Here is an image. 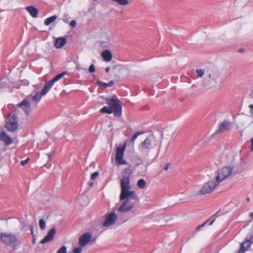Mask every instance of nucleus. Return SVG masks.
I'll return each instance as SVG.
<instances>
[{
    "label": "nucleus",
    "instance_id": "f257e3e1",
    "mask_svg": "<svg viewBox=\"0 0 253 253\" xmlns=\"http://www.w3.org/2000/svg\"><path fill=\"white\" fill-rule=\"evenodd\" d=\"M67 74V72H63L56 75L52 80L46 82L41 92L39 91L41 84L35 85V94L27 96V97L21 102L19 103L17 106L21 108L25 111V113L28 115L31 111V104H33V106L36 107L38 102L41 99L42 96L47 93L51 88L54 83L59 81Z\"/></svg>",
    "mask_w": 253,
    "mask_h": 253
},
{
    "label": "nucleus",
    "instance_id": "f03ea898",
    "mask_svg": "<svg viewBox=\"0 0 253 253\" xmlns=\"http://www.w3.org/2000/svg\"><path fill=\"white\" fill-rule=\"evenodd\" d=\"M1 242L5 245L10 247L13 251L18 249L21 244L16 235L10 233H3Z\"/></svg>",
    "mask_w": 253,
    "mask_h": 253
},
{
    "label": "nucleus",
    "instance_id": "7ed1b4c3",
    "mask_svg": "<svg viewBox=\"0 0 253 253\" xmlns=\"http://www.w3.org/2000/svg\"><path fill=\"white\" fill-rule=\"evenodd\" d=\"M106 103L112 110L113 113L116 117H120L122 115V106L120 101L116 97H109L106 99Z\"/></svg>",
    "mask_w": 253,
    "mask_h": 253
},
{
    "label": "nucleus",
    "instance_id": "20e7f679",
    "mask_svg": "<svg viewBox=\"0 0 253 253\" xmlns=\"http://www.w3.org/2000/svg\"><path fill=\"white\" fill-rule=\"evenodd\" d=\"M233 167L232 166L225 167L219 169L215 177L216 181L218 184L230 175L232 171Z\"/></svg>",
    "mask_w": 253,
    "mask_h": 253
},
{
    "label": "nucleus",
    "instance_id": "39448f33",
    "mask_svg": "<svg viewBox=\"0 0 253 253\" xmlns=\"http://www.w3.org/2000/svg\"><path fill=\"white\" fill-rule=\"evenodd\" d=\"M218 184V182L216 181L215 180H210L203 185L199 191V194L201 195L210 194Z\"/></svg>",
    "mask_w": 253,
    "mask_h": 253
},
{
    "label": "nucleus",
    "instance_id": "423d86ee",
    "mask_svg": "<svg viewBox=\"0 0 253 253\" xmlns=\"http://www.w3.org/2000/svg\"><path fill=\"white\" fill-rule=\"evenodd\" d=\"M130 189H126L121 190L120 195V200H136L137 198V195L134 191H130Z\"/></svg>",
    "mask_w": 253,
    "mask_h": 253
},
{
    "label": "nucleus",
    "instance_id": "0eeeda50",
    "mask_svg": "<svg viewBox=\"0 0 253 253\" xmlns=\"http://www.w3.org/2000/svg\"><path fill=\"white\" fill-rule=\"evenodd\" d=\"M117 218V215L114 211L106 214L105 216V221L102 225L104 227L110 226L114 224Z\"/></svg>",
    "mask_w": 253,
    "mask_h": 253
},
{
    "label": "nucleus",
    "instance_id": "6e6552de",
    "mask_svg": "<svg viewBox=\"0 0 253 253\" xmlns=\"http://www.w3.org/2000/svg\"><path fill=\"white\" fill-rule=\"evenodd\" d=\"M125 150V146L122 147H118L116 150V162L119 165H126V162L123 159L124 153Z\"/></svg>",
    "mask_w": 253,
    "mask_h": 253
},
{
    "label": "nucleus",
    "instance_id": "1a4fd4ad",
    "mask_svg": "<svg viewBox=\"0 0 253 253\" xmlns=\"http://www.w3.org/2000/svg\"><path fill=\"white\" fill-rule=\"evenodd\" d=\"M91 241V234L85 232L82 234L79 238L78 244L80 247L84 248Z\"/></svg>",
    "mask_w": 253,
    "mask_h": 253
},
{
    "label": "nucleus",
    "instance_id": "9d476101",
    "mask_svg": "<svg viewBox=\"0 0 253 253\" xmlns=\"http://www.w3.org/2000/svg\"><path fill=\"white\" fill-rule=\"evenodd\" d=\"M133 207V204L130 200H124L119 208V211L122 212H126L130 211Z\"/></svg>",
    "mask_w": 253,
    "mask_h": 253
},
{
    "label": "nucleus",
    "instance_id": "9b49d317",
    "mask_svg": "<svg viewBox=\"0 0 253 253\" xmlns=\"http://www.w3.org/2000/svg\"><path fill=\"white\" fill-rule=\"evenodd\" d=\"M56 233V230L55 228H51L47 233L45 237L40 241V244H44L46 243L52 241Z\"/></svg>",
    "mask_w": 253,
    "mask_h": 253
},
{
    "label": "nucleus",
    "instance_id": "f8f14e48",
    "mask_svg": "<svg viewBox=\"0 0 253 253\" xmlns=\"http://www.w3.org/2000/svg\"><path fill=\"white\" fill-rule=\"evenodd\" d=\"M0 141H2L5 146H9L13 143V139L4 131L0 133Z\"/></svg>",
    "mask_w": 253,
    "mask_h": 253
},
{
    "label": "nucleus",
    "instance_id": "ddd939ff",
    "mask_svg": "<svg viewBox=\"0 0 253 253\" xmlns=\"http://www.w3.org/2000/svg\"><path fill=\"white\" fill-rule=\"evenodd\" d=\"M121 190L130 189V179L126 177H122L120 180Z\"/></svg>",
    "mask_w": 253,
    "mask_h": 253
},
{
    "label": "nucleus",
    "instance_id": "4468645a",
    "mask_svg": "<svg viewBox=\"0 0 253 253\" xmlns=\"http://www.w3.org/2000/svg\"><path fill=\"white\" fill-rule=\"evenodd\" d=\"M5 126H17L16 118L14 114H10L6 120Z\"/></svg>",
    "mask_w": 253,
    "mask_h": 253
},
{
    "label": "nucleus",
    "instance_id": "2eb2a0df",
    "mask_svg": "<svg viewBox=\"0 0 253 253\" xmlns=\"http://www.w3.org/2000/svg\"><path fill=\"white\" fill-rule=\"evenodd\" d=\"M67 42V40L64 37H60L55 39L54 45L56 48H60L63 47Z\"/></svg>",
    "mask_w": 253,
    "mask_h": 253
},
{
    "label": "nucleus",
    "instance_id": "dca6fc26",
    "mask_svg": "<svg viewBox=\"0 0 253 253\" xmlns=\"http://www.w3.org/2000/svg\"><path fill=\"white\" fill-rule=\"evenodd\" d=\"M101 56L105 62H110L113 58V55L111 51L107 49L102 52Z\"/></svg>",
    "mask_w": 253,
    "mask_h": 253
},
{
    "label": "nucleus",
    "instance_id": "f3484780",
    "mask_svg": "<svg viewBox=\"0 0 253 253\" xmlns=\"http://www.w3.org/2000/svg\"><path fill=\"white\" fill-rule=\"evenodd\" d=\"M25 9L30 13L32 17L37 18L38 17V10L34 6H27Z\"/></svg>",
    "mask_w": 253,
    "mask_h": 253
},
{
    "label": "nucleus",
    "instance_id": "a211bd4d",
    "mask_svg": "<svg viewBox=\"0 0 253 253\" xmlns=\"http://www.w3.org/2000/svg\"><path fill=\"white\" fill-rule=\"evenodd\" d=\"M99 46L102 48H109L111 46V43L107 37L105 39H100L98 42Z\"/></svg>",
    "mask_w": 253,
    "mask_h": 253
},
{
    "label": "nucleus",
    "instance_id": "6ab92c4d",
    "mask_svg": "<svg viewBox=\"0 0 253 253\" xmlns=\"http://www.w3.org/2000/svg\"><path fill=\"white\" fill-rule=\"evenodd\" d=\"M243 243H244V245L246 244H248L246 247H245L246 249H249L251 247V245L253 244V232L250 233V235L246 237L245 241Z\"/></svg>",
    "mask_w": 253,
    "mask_h": 253
},
{
    "label": "nucleus",
    "instance_id": "aec40b11",
    "mask_svg": "<svg viewBox=\"0 0 253 253\" xmlns=\"http://www.w3.org/2000/svg\"><path fill=\"white\" fill-rule=\"evenodd\" d=\"M132 173V171L130 168H127L124 169L122 171V177H126L130 179V177Z\"/></svg>",
    "mask_w": 253,
    "mask_h": 253
},
{
    "label": "nucleus",
    "instance_id": "412c9836",
    "mask_svg": "<svg viewBox=\"0 0 253 253\" xmlns=\"http://www.w3.org/2000/svg\"><path fill=\"white\" fill-rule=\"evenodd\" d=\"M151 145V141L149 138H146L141 144L142 149H148Z\"/></svg>",
    "mask_w": 253,
    "mask_h": 253
},
{
    "label": "nucleus",
    "instance_id": "4be33fe9",
    "mask_svg": "<svg viewBox=\"0 0 253 253\" xmlns=\"http://www.w3.org/2000/svg\"><path fill=\"white\" fill-rule=\"evenodd\" d=\"M57 18V16L56 15L52 16L45 19L44 24L45 25L48 26L51 23L53 22Z\"/></svg>",
    "mask_w": 253,
    "mask_h": 253
},
{
    "label": "nucleus",
    "instance_id": "5701e85b",
    "mask_svg": "<svg viewBox=\"0 0 253 253\" xmlns=\"http://www.w3.org/2000/svg\"><path fill=\"white\" fill-rule=\"evenodd\" d=\"M100 112L101 113H107L108 114H111L112 113V110L111 108L108 106H104L102 109H100Z\"/></svg>",
    "mask_w": 253,
    "mask_h": 253
},
{
    "label": "nucleus",
    "instance_id": "b1692460",
    "mask_svg": "<svg viewBox=\"0 0 253 253\" xmlns=\"http://www.w3.org/2000/svg\"><path fill=\"white\" fill-rule=\"evenodd\" d=\"M79 201L80 205L82 206H85L88 204V199L86 196L81 197Z\"/></svg>",
    "mask_w": 253,
    "mask_h": 253
},
{
    "label": "nucleus",
    "instance_id": "393cba45",
    "mask_svg": "<svg viewBox=\"0 0 253 253\" xmlns=\"http://www.w3.org/2000/svg\"><path fill=\"white\" fill-rule=\"evenodd\" d=\"M137 185L140 189H143L146 187V182L144 179H140L137 181Z\"/></svg>",
    "mask_w": 253,
    "mask_h": 253
},
{
    "label": "nucleus",
    "instance_id": "a878e982",
    "mask_svg": "<svg viewBox=\"0 0 253 253\" xmlns=\"http://www.w3.org/2000/svg\"><path fill=\"white\" fill-rule=\"evenodd\" d=\"M97 84L99 85H102L104 87H108V86H113L114 84V81H111L110 82H109V83L107 84V83H103V82H99V81H97Z\"/></svg>",
    "mask_w": 253,
    "mask_h": 253
},
{
    "label": "nucleus",
    "instance_id": "bb28decb",
    "mask_svg": "<svg viewBox=\"0 0 253 253\" xmlns=\"http://www.w3.org/2000/svg\"><path fill=\"white\" fill-rule=\"evenodd\" d=\"M112 1L117 2L119 4L122 5H126L128 3L127 0H112Z\"/></svg>",
    "mask_w": 253,
    "mask_h": 253
},
{
    "label": "nucleus",
    "instance_id": "cd10ccee",
    "mask_svg": "<svg viewBox=\"0 0 253 253\" xmlns=\"http://www.w3.org/2000/svg\"><path fill=\"white\" fill-rule=\"evenodd\" d=\"M228 129L229 127H219L218 129L216 130V131L213 134V135L220 133H223Z\"/></svg>",
    "mask_w": 253,
    "mask_h": 253
},
{
    "label": "nucleus",
    "instance_id": "c85d7f7f",
    "mask_svg": "<svg viewBox=\"0 0 253 253\" xmlns=\"http://www.w3.org/2000/svg\"><path fill=\"white\" fill-rule=\"evenodd\" d=\"M142 133H143V132H142V131H139V132H135L131 136V140H130L131 142H133L136 139V138L137 137V136L141 134Z\"/></svg>",
    "mask_w": 253,
    "mask_h": 253
},
{
    "label": "nucleus",
    "instance_id": "c756f323",
    "mask_svg": "<svg viewBox=\"0 0 253 253\" xmlns=\"http://www.w3.org/2000/svg\"><path fill=\"white\" fill-rule=\"evenodd\" d=\"M45 222L43 219H41L39 220V226L42 230H44L45 228Z\"/></svg>",
    "mask_w": 253,
    "mask_h": 253
},
{
    "label": "nucleus",
    "instance_id": "7c9ffc66",
    "mask_svg": "<svg viewBox=\"0 0 253 253\" xmlns=\"http://www.w3.org/2000/svg\"><path fill=\"white\" fill-rule=\"evenodd\" d=\"M247 251H248V249H246L245 247L244 243H241L240 245V249L238 251L237 253H244Z\"/></svg>",
    "mask_w": 253,
    "mask_h": 253
},
{
    "label": "nucleus",
    "instance_id": "2f4dec72",
    "mask_svg": "<svg viewBox=\"0 0 253 253\" xmlns=\"http://www.w3.org/2000/svg\"><path fill=\"white\" fill-rule=\"evenodd\" d=\"M57 253H67V248L65 246H63L60 248L57 252Z\"/></svg>",
    "mask_w": 253,
    "mask_h": 253
},
{
    "label": "nucleus",
    "instance_id": "473e14b6",
    "mask_svg": "<svg viewBox=\"0 0 253 253\" xmlns=\"http://www.w3.org/2000/svg\"><path fill=\"white\" fill-rule=\"evenodd\" d=\"M205 71L203 69L196 70V73L199 77H202L204 74Z\"/></svg>",
    "mask_w": 253,
    "mask_h": 253
},
{
    "label": "nucleus",
    "instance_id": "72a5a7b5",
    "mask_svg": "<svg viewBox=\"0 0 253 253\" xmlns=\"http://www.w3.org/2000/svg\"><path fill=\"white\" fill-rule=\"evenodd\" d=\"M231 125L230 122L228 121H224L220 124V126H229Z\"/></svg>",
    "mask_w": 253,
    "mask_h": 253
},
{
    "label": "nucleus",
    "instance_id": "f704fd0d",
    "mask_svg": "<svg viewBox=\"0 0 253 253\" xmlns=\"http://www.w3.org/2000/svg\"><path fill=\"white\" fill-rule=\"evenodd\" d=\"M82 248L79 246L78 248H76L73 250L74 253H81L82 251Z\"/></svg>",
    "mask_w": 253,
    "mask_h": 253
},
{
    "label": "nucleus",
    "instance_id": "c9c22d12",
    "mask_svg": "<svg viewBox=\"0 0 253 253\" xmlns=\"http://www.w3.org/2000/svg\"><path fill=\"white\" fill-rule=\"evenodd\" d=\"M99 175V173L97 171H95L93 173H92L91 175V179L92 180H94L96 177H97Z\"/></svg>",
    "mask_w": 253,
    "mask_h": 253
},
{
    "label": "nucleus",
    "instance_id": "e433bc0d",
    "mask_svg": "<svg viewBox=\"0 0 253 253\" xmlns=\"http://www.w3.org/2000/svg\"><path fill=\"white\" fill-rule=\"evenodd\" d=\"M88 71L90 73H93L95 72V67L93 64H91L89 67L88 69Z\"/></svg>",
    "mask_w": 253,
    "mask_h": 253
},
{
    "label": "nucleus",
    "instance_id": "4c0bfd02",
    "mask_svg": "<svg viewBox=\"0 0 253 253\" xmlns=\"http://www.w3.org/2000/svg\"><path fill=\"white\" fill-rule=\"evenodd\" d=\"M209 219L207 220L206 221H205L204 223H203L202 224H201V225L200 226H198L196 228V230L197 231H199L200 230V228L202 227H203L205 226V225L209 221Z\"/></svg>",
    "mask_w": 253,
    "mask_h": 253
},
{
    "label": "nucleus",
    "instance_id": "58836bf2",
    "mask_svg": "<svg viewBox=\"0 0 253 253\" xmlns=\"http://www.w3.org/2000/svg\"><path fill=\"white\" fill-rule=\"evenodd\" d=\"M8 131L14 132L16 130L18 127H6Z\"/></svg>",
    "mask_w": 253,
    "mask_h": 253
},
{
    "label": "nucleus",
    "instance_id": "ea45409f",
    "mask_svg": "<svg viewBox=\"0 0 253 253\" xmlns=\"http://www.w3.org/2000/svg\"><path fill=\"white\" fill-rule=\"evenodd\" d=\"M54 154V151H51L50 152L47 154V156H48V158L49 160H50L51 157L53 156V155Z\"/></svg>",
    "mask_w": 253,
    "mask_h": 253
},
{
    "label": "nucleus",
    "instance_id": "a19ab883",
    "mask_svg": "<svg viewBox=\"0 0 253 253\" xmlns=\"http://www.w3.org/2000/svg\"><path fill=\"white\" fill-rule=\"evenodd\" d=\"M70 25L71 27H72L73 28L75 27L76 25V21L75 20L71 21L70 23Z\"/></svg>",
    "mask_w": 253,
    "mask_h": 253
},
{
    "label": "nucleus",
    "instance_id": "79ce46f5",
    "mask_svg": "<svg viewBox=\"0 0 253 253\" xmlns=\"http://www.w3.org/2000/svg\"><path fill=\"white\" fill-rule=\"evenodd\" d=\"M29 158H27L26 160H24V161H21L20 163H21V165H22V166H24L29 161Z\"/></svg>",
    "mask_w": 253,
    "mask_h": 253
},
{
    "label": "nucleus",
    "instance_id": "37998d69",
    "mask_svg": "<svg viewBox=\"0 0 253 253\" xmlns=\"http://www.w3.org/2000/svg\"><path fill=\"white\" fill-rule=\"evenodd\" d=\"M251 151H253V137L251 139Z\"/></svg>",
    "mask_w": 253,
    "mask_h": 253
},
{
    "label": "nucleus",
    "instance_id": "c03bdc74",
    "mask_svg": "<svg viewBox=\"0 0 253 253\" xmlns=\"http://www.w3.org/2000/svg\"><path fill=\"white\" fill-rule=\"evenodd\" d=\"M169 163H166L164 166V169L166 170H168L169 169Z\"/></svg>",
    "mask_w": 253,
    "mask_h": 253
},
{
    "label": "nucleus",
    "instance_id": "a18cd8bd",
    "mask_svg": "<svg viewBox=\"0 0 253 253\" xmlns=\"http://www.w3.org/2000/svg\"><path fill=\"white\" fill-rule=\"evenodd\" d=\"M30 229L31 233L32 236H33V235H34V231H33V226H32V225L30 226Z\"/></svg>",
    "mask_w": 253,
    "mask_h": 253
},
{
    "label": "nucleus",
    "instance_id": "49530a36",
    "mask_svg": "<svg viewBox=\"0 0 253 253\" xmlns=\"http://www.w3.org/2000/svg\"><path fill=\"white\" fill-rule=\"evenodd\" d=\"M96 238V237H93L92 238L91 237V241L90 242H91L92 243H93L95 241Z\"/></svg>",
    "mask_w": 253,
    "mask_h": 253
},
{
    "label": "nucleus",
    "instance_id": "de8ad7c7",
    "mask_svg": "<svg viewBox=\"0 0 253 253\" xmlns=\"http://www.w3.org/2000/svg\"><path fill=\"white\" fill-rule=\"evenodd\" d=\"M250 216L252 217V219L249 221V222H251L253 220V212H251L250 213Z\"/></svg>",
    "mask_w": 253,
    "mask_h": 253
},
{
    "label": "nucleus",
    "instance_id": "09e8293b",
    "mask_svg": "<svg viewBox=\"0 0 253 253\" xmlns=\"http://www.w3.org/2000/svg\"><path fill=\"white\" fill-rule=\"evenodd\" d=\"M35 241H36V239H35V235H33V240H32L33 244H35Z\"/></svg>",
    "mask_w": 253,
    "mask_h": 253
},
{
    "label": "nucleus",
    "instance_id": "8fccbe9b",
    "mask_svg": "<svg viewBox=\"0 0 253 253\" xmlns=\"http://www.w3.org/2000/svg\"><path fill=\"white\" fill-rule=\"evenodd\" d=\"M110 71V68L109 67H107L105 68V71L106 72L108 73Z\"/></svg>",
    "mask_w": 253,
    "mask_h": 253
},
{
    "label": "nucleus",
    "instance_id": "3c124183",
    "mask_svg": "<svg viewBox=\"0 0 253 253\" xmlns=\"http://www.w3.org/2000/svg\"><path fill=\"white\" fill-rule=\"evenodd\" d=\"M215 221V218H214L213 219H212L211 222L210 223H209V225H211L213 222L214 221Z\"/></svg>",
    "mask_w": 253,
    "mask_h": 253
},
{
    "label": "nucleus",
    "instance_id": "603ef678",
    "mask_svg": "<svg viewBox=\"0 0 253 253\" xmlns=\"http://www.w3.org/2000/svg\"><path fill=\"white\" fill-rule=\"evenodd\" d=\"M250 112L251 116H253V109H251Z\"/></svg>",
    "mask_w": 253,
    "mask_h": 253
},
{
    "label": "nucleus",
    "instance_id": "864d4df0",
    "mask_svg": "<svg viewBox=\"0 0 253 253\" xmlns=\"http://www.w3.org/2000/svg\"><path fill=\"white\" fill-rule=\"evenodd\" d=\"M249 107L251 108V109H253V104L250 105Z\"/></svg>",
    "mask_w": 253,
    "mask_h": 253
},
{
    "label": "nucleus",
    "instance_id": "5fc2aeb1",
    "mask_svg": "<svg viewBox=\"0 0 253 253\" xmlns=\"http://www.w3.org/2000/svg\"><path fill=\"white\" fill-rule=\"evenodd\" d=\"M219 211H218L212 216H217L218 215V214L219 213Z\"/></svg>",
    "mask_w": 253,
    "mask_h": 253
},
{
    "label": "nucleus",
    "instance_id": "6e6d98bb",
    "mask_svg": "<svg viewBox=\"0 0 253 253\" xmlns=\"http://www.w3.org/2000/svg\"><path fill=\"white\" fill-rule=\"evenodd\" d=\"M2 234H3V233L0 232V239L1 241V237H2Z\"/></svg>",
    "mask_w": 253,
    "mask_h": 253
},
{
    "label": "nucleus",
    "instance_id": "4d7b16f0",
    "mask_svg": "<svg viewBox=\"0 0 253 253\" xmlns=\"http://www.w3.org/2000/svg\"><path fill=\"white\" fill-rule=\"evenodd\" d=\"M117 66L115 65L113 67V69H115L117 68Z\"/></svg>",
    "mask_w": 253,
    "mask_h": 253
},
{
    "label": "nucleus",
    "instance_id": "13d9d810",
    "mask_svg": "<svg viewBox=\"0 0 253 253\" xmlns=\"http://www.w3.org/2000/svg\"><path fill=\"white\" fill-rule=\"evenodd\" d=\"M250 198L248 197V198H247V201L248 202H249V201H250Z\"/></svg>",
    "mask_w": 253,
    "mask_h": 253
},
{
    "label": "nucleus",
    "instance_id": "bf43d9fd",
    "mask_svg": "<svg viewBox=\"0 0 253 253\" xmlns=\"http://www.w3.org/2000/svg\"><path fill=\"white\" fill-rule=\"evenodd\" d=\"M93 182H91V183H90V186H92V185H93Z\"/></svg>",
    "mask_w": 253,
    "mask_h": 253
},
{
    "label": "nucleus",
    "instance_id": "052dcab7",
    "mask_svg": "<svg viewBox=\"0 0 253 253\" xmlns=\"http://www.w3.org/2000/svg\"><path fill=\"white\" fill-rule=\"evenodd\" d=\"M115 76H116L117 78L119 77V76L118 75L115 74Z\"/></svg>",
    "mask_w": 253,
    "mask_h": 253
},
{
    "label": "nucleus",
    "instance_id": "680f3d73",
    "mask_svg": "<svg viewBox=\"0 0 253 253\" xmlns=\"http://www.w3.org/2000/svg\"><path fill=\"white\" fill-rule=\"evenodd\" d=\"M122 69V68H120L119 69V71H121V70Z\"/></svg>",
    "mask_w": 253,
    "mask_h": 253
},
{
    "label": "nucleus",
    "instance_id": "e2e57ef3",
    "mask_svg": "<svg viewBox=\"0 0 253 253\" xmlns=\"http://www.w3.org/2000/svg\"><path fill=\"white\" fill-rule=\"evenodd\" d=\"M196 234V232H193V236L195 235Z\"/></svg>",
    "mask_w": 253,
    "mask_h": 253
}]
</instances>
